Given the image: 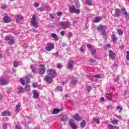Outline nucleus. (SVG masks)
<instances>
[{"mask_svg": "<svg viewBox=\"0 0 129 129\" xmlns=\"http://www.w3.org/2000/svg\"><path fill=\"white\" fill-rule=\"evenodd\" d=\"M74 121H75L74 119H70L69 120V124L72 129H77L78 128V126H77V125L74 124Z\"/></svg>", "mask_w": 129, "mask_h": 129, "instance_id": "39448f33", "label": "nucleus"}, {"mask_svg": "<svg viewBox=\"0 0 129 129\" xmlns=\"http://www.w3.org/2000/svg\"><path fill=\"white\" fill-rule=\"evenodd\" d=\"M70 11L73 14H75V6H72L70 7Z\"/></svg>", "mask_w": 129, "mask_h": 129, "instance_id": "4be33fe9", "label": "nucleus"}, {"mask_svg": "<svg viewBox=\"0 0 129 129\" xmlns=\"http://www.w3.org/2000/svg\"><path fill=\"white\" fill-rule=\"evenodd\" d=\"M3 129H8V126L7 125V124H4L3 126Z\"/></svg>", "mask_w": 129, "mask_h": 129, "instance_id": "864d4df0", "label": "nucleus"}, {"mask_svg": "<svg viewBox=\"0 0 129 129\" xmlns=\"http://www.w3.org/2000/svg\"><path fill=\"white\" fill-rule=\"evenodd\" d=\"M102 20V17H97L95 18L93 20V23H99L100 22V20Z\"/></svg>", "mask_w": 129, "mask_h": 129, "instance_id": "6ab92c4d", "label": "nucleus"}, {"mask_svg": "<svg viewBox=\"0 0 129 129\" xmlns=\"http://www.w3.org/2000/svg\"><path fill=\"white\" fill-rule=\"evenodd\" d=\"M92 90V88L91 86H88L86 88V91L88 92H90V91Z\"/></svg>", "mask_w": 129, "mask_h": 129, "instance_id": "ea45409f", "label": "nucleus"}, {"mask_svg": "<svg viewBox=\"0 0 129 129\" xmlns=\"http://www.w3.org/2000/svg\"><path fill=\"white\" fill-rule=\"evenodd\" d=\"M117 109H120V112H121V111H122L123 108H122V107H120V106H118L117 107Z\"/></svg>", "mask_w": 129, "mask_h": 129, "instance_id": "603ef678", "label": "nucleus"}, {"mask_svg": "<svg viewBox=\"0 0 129 129\" xmlns=\"http://www.w3.org/2000/svg\"><path fill=\"white\" fill-rule=\"evenodd\" d=\"M120 9H116L115 11V17H119L120 16Z\"/></svg>", "mask_w": 129, "mask_h": 129, "instance_id": "4468645a", "label": "nucleus"}, {"mask_svg": "<svg viewBox=\"0 0 129 129\" xmlns=\"http://www.w3.org/2000/svg\"><path fill=\"white\" fill-rule=\"evenodd\" d=\"M23 20V16L22 15H17L16 18V23H19V22H21Z\"/></svg>", "mask_w": 129, "mask_h": 129, "instance_id": "dca6fc26", "label": "nucleus"}, {"mask_svg": "<svg viewBox=\"0 0 129 129\" xmlns=\"http://www.w3.org/2000/svg\"><path fill=\"white\" fill-rule=\"evenodd\" d=\"M29 77H30V75L28 76H26L25 77V79H26V82L27 83H31V80H30V79L29 78Z\"/></svg>", "mask_w": 129, "mask_h": 129, "instance_id": "c756f323", "label": "nucleus"}, {"mask_svg": "<svg viewBox=\"0 0 129 129\" xmlns=\"http://www.w3.org/2000/svg\"><path fill=\"white\" fill-rule=\"evenodd\" d=\"M60 111L61 110L60 109L54 108L52 111V114H58V113H59Z\"/></svg>", "mask_w": 129, "mask_h": 129, "instance_id": "f3484780", "label": "nucleus"}, {"mask_svg": "<svg viewBox=\"0 0 129 129\" xmlns=\"http://www.w3.org/2000/svg\"><path fill=\"white\" fill-rule=\"evenodd\" d=\"M111 38H112L113 42H115L117 41V37L115 36V34H113L112 36H111Z\"/></svg>", "mask_w": 129, "mask_h": 129, "instance_id": "5701e85b", "label": "nucleus"}, {"mask_svg": "<svg viewBox=\"0 0 129 129\" xmlns=\"http://www.w3.org/2000/svg\"><path fill=\"white\" fill-rule=\"evenodd\" d=\"M57 16H58V17H61V16H62V15H63V14L61 12H58L56 13Z\"/></svg>", "mask_w": 129, "mask_h": 129, "instance_id": "a18cd8bd", "label": "nucleus"}, {"mask_svg": "<svg viewBox=\"0 0 129 129\" xmlns=\"http://www.w3.org/2000/svg\"><path fill=\"white\" fill-rule=\"evenodd\" d=\"M63 67V66H62V64H61V63H58L56 64V68H58V69H60V68H62Z\"/></svg>", "mask_w": 129, "mask_h": 129, "instance_id": "4c0bfd02", "label": "nucleus"}, {"mask_svg": "<svg viewBox=\"0 0 129 129\" xmlns=\"http://www.w3.org/2000/svg\"><path fill=\"white\" fill-rule=\"evenodd\" d=\"M38 11H40V12H43L44 11V8L40 7L38 8Z\"/></svg>", "mask_w": 129, "mask_h": 129, "instance_id": "4d7b16f0", "label": "nucleus"}, {"mask_svg": "<svg viewBox=\"0 0 129 129\" xmlns=\"http://www.w3.org/2000/svg\"><path fill=\"white\" fill-rule=\"evenodd\" d=\"M20 82L21 84H22V85H25V81L24 80H23V79L20 78Z\"/></svg>", "mask_w": 129, "mask_h": 129, "instance_id": "79ce46f5", "label": "nucleus"}, {"mask_svg": "<svg viewBox=\"0 0 129 129\" xmlns=\"http://www.w3.org/2000/svg\"><path fill=\"white\" fill-rule=\"evenodd\" d=\"M57 89H58V90L60 92L63 91V89H62V87H61L60 86H57Z\"/></svg>", "mask_w": 129, "mask_h": 129, "instance_id": "3c124183", "label": "nucleus"}, {"mask_svg": "<svg viewBox=\"0 0 129 129\" xmlns=\"http://www.w3.org/2000/svg\"><path fill=\"white\" fill-rule=\"evenodd\" d=\"M3 116H7V115H9L10 114V112L8 111H5L2 113Z\"/></svg>", "mask_w": 129, "mask_h": 129, "instance_id": "bb28decb", "label": "nucleus"}, {"mask_svg": "<svg viewBox=\"0 0 129 129\" xmlns=\"http://www.w3.org/2000/svg\"><path fill=\"white\" fill-rule=\"evenodd\" d=\"M106 47L108 49H109V48H110V47H111V45H110V44H107L106 45Z\"/></svg>", "mask_w": 129, "mask_h": 129, "instance_id": "13d9d810", "label": "nucleus"}, {"mask_svg": "<svg viewBox=\"0 0 129 129\" xmlns=\"http://www.w3.org/2000/svg\"><path fill=\"white\" fill-rule=\"evenodd\" d=\"M73 64H74V61L73 60H70L68 62V68L70 69V70H72V68H73Z\"/></svg>", "mask_w": 129, "mask_h": 129, "instance_id": "f8f14e48", "label": "nucleus"}, {"mask_svg": "<svg viewBox=\"0 0 129 129\" xmlns=\"http://www.w3.org/2000/svg\"><path fill=\"white\" fill-rule=\"evenodd\" d=\"M47 74L50 75L52 78H55V75H56V71L53 69H48L47 70Z\"/></svg>", "mask_w": 129, "mask_h": 129, "instance_id": "20e7f679", "label": "nucleus"}, {"mask_svg": "<svg viewBox=\"0 0 129 129\" xmlns=\"http://www.w3.org/2000/svg\"><path fill=\"white\" fill-rule=\"evenodd\" d=\"M3 22L6 23H11L12 22V18L8 16H5L3 18Z\"/></svg>", "mask_w": 129, "mask_h": 129, "instance_id": "9d476101", "label": "nucleus"}, {"mask_svg": "<svg viewBox=\"0 0 129 129\" xmlns=\"http://www.w3.org/2000/svg\"><path fill=\"white\" fill-rule=\"evenodd\" d=\"M127 53V55H126V58L127 60H129V51H127L126 52Z\"/></svg>", "mask_w": 129, "mask_h": 129, "instance_id": "de8ad7c7", "label": "nucleus"}, {"mask_svg": "<svg viewBox=\"0 0 129 129\" xmlns=\"http://www.w3.org/2000/svg\"><path fill=\"white\" fill-rule=\"evenodd\" d=\"M8 44H9V45H14V44H15V40L13 39H11L8 42Z\"/></svg>", "mask_w": 129, "mask_h": 129, "instance_id": "473e14b6", "label": "nucleus"}, {"mask_svg": "<svg viewBox=\"0 0 129 129\" xmlns=\"http://www.w3.org/2000/svg\"><path fill=\"white\" fill-rule=\"evenodd\" d=\"M6 84H8V81L7 80L5 79H0V85H6Z\"/></svg>", "mask_w": 129, "mask_h": 129, "instance_id": "2eb2a0df", "label": "nucleus"}, {"mask_svg": "<svg viewBox=\"0 0 129 129\" xmlns=\"http://www.w3.org/2000/svg\"><path fill=\"white\" fill-rule=\"evenodd\" d=\"M106 29H107V27L106 25H100L98 26L97 30L99 31H101L103 36H106V31H105Z\"/></svg>", "mask_w": 129, "mask_h": 129, "instance_id": "f257e3e1", "label": "nucleus"}, {"mask_svg": "<svg viewBox=\"0 0 129 129\" xmlns=\"http://www.w3.org/2000/svg\"><path fill=\"white\" fill-rule=\"evenodd\" d=\"M60 35L61 36H64V35H65V33L64 31H62L60 32Z\"/></svg>", "mask_w": 129, "mask_h": 129, "instance_id": "bf43d9fd", "label": "nucleus"}, {"mask_svg": "<svg viewBox=\"0 0 129 129\" xmlns=\"http://www.w3.org/2000/svg\"><path fill=\"white\" fill-rule=\"evenodd\" d=\"M34 6L35 7H39V4H38V3L36 2L34 3Z\"/></svg>", "mask_w": 129, "mask_h": 129, "instance_id": "e2e57ef3", "label": "nucleus"}, {"mask_svg": "<svg viewBox=\"0 0 129 129\" xmlns=\"http://www.w3.org/2000/svg\"><path fill=\"white\" fill-rule=\"evenodd\" d=\"M108 127H109V129H114L115 127V126H113L111 124H109L108 125Z\"/></svg>", "mask_w": 129, "mask_h": 129, "instance_id": "58836bf2", "label": "nucleus"}, {"mask_svg": "<svg viewBox=\"0 0 129 129\" xmlns=\"http://www.w3.org/2000/svg\"><path fill=\"white\" fill-rule=\"evenodd\" d=\"M25 91H31V86L27 85L25 87Z\"/></svg>", "mask_w": 129, "mask_h": 129, "instance_id": "c85d7f7f", "label": "nucleus"}, {"mask_svg": "<svg viewBox=\"0 0 129 129\" xmlns=\"http://www.w3.org/2000/svg\"><path fill=\"white\" fill-rule=\"evenodd\" d=\"M117 32L118 33V35H120V36H122V34H123L122 30H121V29H118Z\"/></svg>", "mask_w": 129, "mask_h": 129, "instance_id": "e433bc0d", "label": "nucleus"}, {"mask_svg": "<svg viewBox=\"0 0 129 129\" xmlns=\"http://www.w3.org/2000/svg\"><path fill=\"white\" fill-rule=\"evenodd\" d=\"M39 97V94L36 92H33V98H38Z\"/></svg>", "mask_w": 129, "mask_h": 129, "instance_id": "7c9ffc66", "label": "nucleus"}, {"mask_svg": "<svg viewBox=\"0 0 129 129\" xmlns=\"http://www.w3.org/2000/svg\"><path fill=\"white\" fill-rule=\"evenodd\" d=\"M94 121L95 122H96V123H97V124H99L100 120H99V119H95V118H94Z\"/></svg>", "mask_w": 129, "mask_h": 129, "instance_id": "a19ab883", "label": "nucleus"}, {"mask_svg": "<svg viewBox=\"0 0 129 129\" xmlns=\"http://www.w3.org/2000/svg\"><path fill=\"white\" fill-rule=\"evenodd\" d=\"M67 28H70V24L67 23L64 24V28L67 29Z\"/></svg>", "mask_w": 129, "mask_h": 129, "instance_id": "37998d69", "label": "nucleus"}, {"mask_svg": "<svg viewBox=\"0 0 129 129\" xmlns=\"http://www.w3.org/2000/svg\"><path fill=\"white\" fill-rule=\"evenodd\" d=\"M103 101H104V98L103 97H101L100 100H99V102H103Z\"/></svg>", "mask_w": 129, "mask_h": 129, "instance_id": "5fc2aeb1", "label": "nucleus"}, {"mask_svg": "<svg viewBox=\"0 0 129 129\" xmlns=\"http://www.w3.org/2000/svg\"><path fill=\"white\" fill-rule=\"evenodd\" d=\"M51 38H53L55 41H58L59 38H58V36L55 33H52L51 34Z\"/></svg>", "mask_w": 129, "mask_h": 129, "instance_id": "412c9836", "label": "nucleus"}, {"mask_svg": "<svg viewBox=\"0 0 129 129\" xmlns=\"http://www.w3.org/2000/svg\"><path fill=\"white\" fill-rule=\"evenodd\" d=\"M79 50H80V52H81V53H84V49L82 48V46H81Z\"/></svg>", "mask_w": 129, "mask_h": 129, "instance_id": "09e8293b", "label": "nucleus"}, {"mask_svg": "<svg viewBox=\"0 0 129 129\" xmlns=\"http://www.w3.org/2000/svg\"><path fill=\"white\" fill-rule=\"evenodd\" d=\"M39 68L38 69V73L43 75L46 72V69H45V65L44 64H40Z\"/></svg>", "mask_w": 129, "mask_h": 129, "instance_id": "7ed1b4c3", "label": "nucleus"}, {"mask_svg": "<svg viewBox=\"0 0 129 129\" xmlns=\"http://www.w3.org/2000/svg\"><path fill=\"white\" fill-rule=\"evenodd\" d=\"M72 117H73V118L76 121H80V120H81V118H80V116H79V115H78V114H76L75 115H73Z\"/></svg>", "mask_w": 129, "mask_h": 129, "instance_id": "ddd939ff", "label": "nucleus"}, {"mask_svg": "<svg viewBox=\"0 0 129 129\" xmlns=\"http://www.w3.org/2000/svg\"><path fill=\"white\" fill-rule=\"evenodd\" d=\"M117 80H119V76H118L116 77V79L115 80V82H116Z\"/></svg>", "mask_w": 129, "mask_h": 129, "instance_id": "052dcab7", "label": "nucleus"}, {"mask_svg": "<svg viewBox=\"0 0 129 129\" xmlns=\"http://www.w3.org/2000/svg\"><path fill=\"white\" fill-rule=\"evenodd\" d=\"M13 66H14V67H15V68H17V67L19 66V62H18V61H14Z\"/></svg>", "mask_w": 129, "mask_h": 129, "instance_id": "c9c22d12", "label": "nucleus"}, {"mask_svg": "<svg viewBox=\"0 0 129 129\" xmlns=\"http://www.w3.org/2000/svg\"><path fill=\"white\" fill-rule=\"evenodd\" d=\"M87 48H89L92 55H94V54H95V53L96 52V49L95 48H93V46H92L91 45L88 44H87Z\"/></svg>", "mask_w": 129, "mask_h": 129, "instance_id": "0eeeda50", "label": "nucleus"}, {"mask_svg": "<svg viewBox=\"0 0 129 129\" xmlns=\"http://www.w3.org/2000/svg\"><path fill=\"white\" fill-rule=\"evenodd\" d=\"M52 77L49 76H46L44 77L43 80L44 81H46V82H47V83H48V84H50V83H51L52 81Z\"/></svg>", "mask_w": 129, "mask_h": 129, "instance_id": "1a4fd4ad", "label": "nucleus"}, {"mask_svg": "<svg viewBox=\"0 0 129 129\" xmlns=\"http://www.w3.org/2000/svg\"><path fill=\"white\" fill-rule=\"evenodd\" d=\"M16 129H22V127L20 126L16 125Z\"/></svg>", "mask_w": 129, "mask_h": 129, "instance_id": "338daca9", "label": "nucleus"}, {"mask_svg": "<svg viewBox=\"0 0 129 129\" xmlns=\"http://www.w3.org/2000/svg\"><path fill=\"white\" fill-rule=\"evenodd\" d=\"M94 77H95V78H97L98 79H100V78H101V76L100 75V74H96L94 75Z\"/></svg>", "mask_w": 129, "mask_h": 129, "instance_id": "f704fd0d", "label": "nucleus"}, {"mask_svg": "<svg viewBox=\"0 0 129 129\" xmlns=\"http://www.w3.org/2000/svg\"><path fill=\"white\" fill-rule=\"evenodd\" d=\"M111 122L112 124H118V121L116 119H113Z\"/></svg>", "mask_w": 129, "mask_h": 129, "instance_id": "a878e982", "label": "nucleus"}, {"mask_svg": "<svg viewBox=\"0 0 129 129\" xmlns=\"http://www.w3.org/2000/svg\"><path fill=\"white\" fill-rule=\"evenodd\" d=\"M36 20H37V16H36V15L33 14L32 16V18L31 19V22L34 28H38V24H37V22H36Z\"/></svg>", "mask_w": 129, "mask_h": 129, "instance_id": "f03ea898", "label": "nucleus"}, {"mask_svg": "<svg viewBox=\"0 0 129 129\" xmlns=\"http://www.w3.org/2000/svg\"><path fill=\"white\" fill-rule=\"evenodd\" d=\"M85 123H86L85 120H83L82 121V122L80 123V126L82 127H84V125H85Z\"/></svg>", "mask_w": 129, "mask_h": 129, "instance_id": "72a5a7b5", "label": "nucleus"}, {"mask_svg": "<svg viewBox=\"0 0 129 129\" xmlns=\"http://www.w3.org/2000/svg\"><path fill=\"white\" fill-rule=\"evenodd\" d=\"M106 96L108 100H112V97L110 95V93L107 94Z\"/></svg>", "mask_w": 129, "mask_h": 129, "instance_id": "393cba45", "label": "nucleus"}, {"mask_svg": "<svg viewBox=\"0 0 129 129\" xmlns=\"http://www.w3.org/2000/svg\"><path fill=\"white\" fill-rule=\"evenodd\" d=\"M5 40L6 41H10L11 40V38L10 37H5Z\"/></svg>", "mask_w": 129, "mask_h": 129, "instance_id": "6e6d98bb", "label": "nucleus"}, {"mask_svg": "<svg viewBox=\"0 0 129 129\" xmlns=\"http://www.w3.org/2000/svg\"><path fill=\"white\" fill-rule=\"evenodd\" d=\"M60 26H61V28H62V29H65V24H64V23H61V24H60Z\"/></svg>", "mask_w": 129, "mask_h": 129, "instance_id": "8fccbe9b", "label": "nucleus"}, {"mask_svg": "<svg viewBox=\"0 0 129 129\" xmlns=\"http://www.w3.org/2000/svg\"><path fill=\"white\" fill-rule=\"evenodd\" d=\"M109 58L111 59V60H113L114 58H115V53L112 51V50H109Z\"/></svg>", "mask_w": 129, "mask_h": 129, "instance_id": "9b49d317", "label": "nucleus"}, {"mask_svg": "<svg viewBox=\"0 0 129 129\" xmlns=\"http://www.w3.org/2000/svg\"><path fill=\"white\" fill-rule=\"evenodd\" d=\"M124 95H126L127 94V91L125 90L124 91V93H123Z\"/></svg>", "mask_w": 129, "mask_h": 129, "instance_id": "774afa93", "label": "nucleus"}, {"mask_svg": "<svg viewBox=\"0 0 129 129\" xmlns=\"http://www.w3.org/2000/svg\"><path fill=\"white\" fill-rule=\"evenodd\" d=\"M116 117H117V118H119V119H121V116L120 115H117L116 116Z\"/></svg>", "mask_w": 129, "mask_h": 129, "instance_id": "69168bd1", "label": "nucleus"}, {"mask_svg": "<svg viewBox=\"0 0 129 129\" xmlns=\"http://www.w3.org/2000/svg\"><path fill=\"white\" fill-rule=\"evenodd\" d=\"M21 108H22V107L21 106V104L18 103L16 105L15 111L16 112H19V111H20V110H21Z\"/></svg>", "mask_w": 129, "mask_h": 129, "instance_id": "a211bd4d", "label": "nucleus"}, {"mask_svg": "<svg viewBox=\"0 0 129 129\" xmlns=\"http://www.w3.org/2000/svg\"><path fill=\"white\" fill-rule=\"evenodd\" d=\"M23 92H24V89L22 87H20L19 88V93H23Z\"/></svg>", "mask_w": 129, "mask_h": 129, "instance_id": "c03bdc74", "label": "nucleus"}, {"mask_svg": "<svg viewBox=\"0 0 129 129\" xmlns=\"http://www.w3.org/2000/svg\"><path fill=\"white\" fill-rule=\"evenodd\" d=\"M31 68L32 72H33V73H35V72H36V67L35 66H31Z\"/></svg>", "mask_w": 129, "mask_h": 129, "instance_id": "2f4dec72", "label": "nucleus"}, {"mask_svg": "<svg viewBox=\"0 0 129 129\" xmlns=\"http://www.w3.org/2000/svg\"><path fill=\"white\" fill-rule=\"evenodd\" d=\"M32 86H33V88H36V84L35 83H33Z\"/></svg>", "mask_w": 129, "mask_h": 129, "instance_id": "0e129e2a", "label": "nucleus"}, {"mask_svg": "<svg viewBox=\"0 0 129 129\" xmlns=\"http://www.w3.org/2000/svg\"><path fill=\"white\" fill-rule=\"evenodd\" d=\"M68 119V115L65 114L62 115V117L60 119V121H66Z\"/></svg>", "mask_w": 129, "mask_h": 129, "instance_id": "aec40b11", "label": "nucleus"}, {"mask_svg": "<svg viewBox=\"0 0 129 129\" xmlns=\"http://www.w3.org/2000/svg\"><path fill=\"white\" fill-rule=\"evenodd\" d=\"M71 83L72 84H74V85H76L77 84V80H76V78H73Z\"/></svg>", "mask_w": 129, "mask_h": 129, "instance_id": "cd10ccee", "label": "nucleus"}, {"mask_svg": "<svg viewBox=\"0 0 129 129\" xmlns=\"http://www.w3.org/2000/svg\"><path fill=\"white\" fill-rule=\"evenodd\" d=\"M86 4L88 6H89V7H91L92 6V2H91V0H85Z\"/></svg>", "mask_w": 129, "mask_h": 129, "instance_id": "b1692460", "label": "nucleus"}, {"mask_svg": "<svg viewBox=\"0 0 129 129\" xmlns=\"http://www.w3.org/2000/svg\"><path fill=\"white\" fill-rule=\"evenodd\" d=\"M75 14H80V10L79 9L75 10Z\"/></svg>", "mask_w": 129, "mask_h": 129, "instance_id": "49530a36", "label": "nucleus"}, {"mask_svg": "<svg viewBox=\"0 0 129 129\" xmlns=\"http://www.w3.org/2000/svg\"><path fill=\"white\" fill-rule=\"evenodd\" d=\"M122 11L123 12V15H125V21L127 22L129 21V15L127 14V11H126V10L124 8L122 9Z\"/></svg>", "mask_w": 129, "mask_h": 129, "instance_id": "6e6552de", "label": "nucleus"}, {"mask_svg": "<svg viewBox=\"0 0 129 129\" xmlns=\"http://www.w3.org/2000/svg\"><path fill=\"white\" fill-rule=\"evenodd\" d=\"M91 61L92 63H95L96 62L95 59H93L92 58L91 59Z\"/></svg>", "mask_w": 129, "mask_h": 129, "instance_id": "680f3d73", "label": "nucleus"}, {"mask_svg": "<svg viewBox=\"0 0 129 129\" xmlns=\"http://www.w3.org/2000/svg\"><path fill=\"white\" fill-rule=\"evenodd\" d=\"M47 47H45L46 51H52L55 48V46H54V44L52 43H47Z\"/></svg>", "mask_w": 129, "mask_h": 129, "instance_id": "423d86ee", "label": "nucleus"}]
</instances>
